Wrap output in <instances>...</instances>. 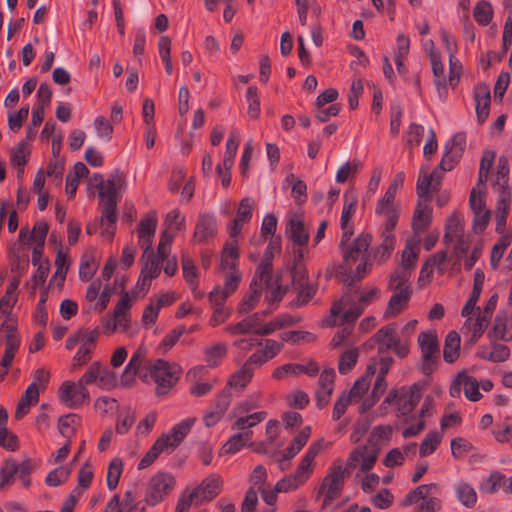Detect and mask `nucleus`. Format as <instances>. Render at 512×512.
I'll return each mask as SVG.
<instances>
[{
  "instance_id": "obj_1",
  "label": "nucleus",
  "mask_w": 512,
  "mask_h": 512,
  "mask_svg": "<svg viewBox=\"0 0 512 512\" xmlns=\"http://www.w3.org/2000/svg\"><path fill=\"white\" fill-rule=\"evenodd\" d=\"M379 295L376 287L362 288L350 293L335 301L330 308V315L325 320V324L329 327L343 324H353L364 309L372 304Z\"/></svg>"
},
{
  "instance_id": "obj_2",
  "label": "nucleus",
  "mask_w": 512,
  "mask_h": 512,
  "mask_svg": "<svg viewBox=\"0 0 512 512\" xmlns=\"http://www.w3.org/2000/svg\"><path fill=\"white\" fill-rule=\"evenodd\" d=\"M371 241L372 236L370 234H360L347 247H344V239L341 240L340 247L343 250L345 270L351 269L353 265H356L355 271L345 279L348 285L361 281L370 271L372 266L369 252Z\"/></svg>"
},
{
  "instance_id": "obj_3",
  "label": "nucleus",
  "mask_w": 512,
  "mask_h": 512,
  "mask_svg": "<svg viewBox=\"0 0 512 512\" xmlns=\"http://www.w3.org/2000/svg\"><path fill=\"white\" fill-rule=\"evenodd\" d=\"M195 421V418H186L175 424L168 433L160 436L140 460L138 468L145 469L150 466L162 452L174 450L190 432Z\"/></svg>"
},
{
  "instance_id": "obj_4",
  "label": "nucleus",
  "mask_w": 512,
  "mask_h": 512,
  "mask_svg": "<svg viewBox=\"0 0 512 512\" xmlns=\"http://www.w3.org/2000/svg\"><path fill=\"white\" fill-rule=\"evenodd\" d=\"M322 442L312 443L294 473L278 481L275 485L276 492H290L303 485L313 471L315 457L322 449Z\"/></svg>"
},
{
  "instance_id": "obj_5",
  "label": "nucleus",
  "mask_w": 512,
  "mask_h": 512,
  "mask_svg": "<svg viewBox=\"0 0 512 512\" xmlns=\"http://www.w3.org/2000/svg\"><path fill=\"white\" fill-rule=\"evenodd\" d=\"M182 374V368L179 364L168 362L163 359H157L149 366L148 375L155 383V394L157 396L167 395L177 384Z\"/></svg>"
},
{
  "instance_id": "obj_6",
  "label": "nucleus",
  "mask_w": 512,
  "mask_h": 512,
  "mask_svg": "<svg viewBox=\"0 0 512 512\" xmlns=\"http://www.w3.org/2000/svg\"><path fill=\"white\" fill-rule=\"evenodd\" d=\"M379 455V448L371 444L368 439L365 444L353 448L345 464V470L349 472L357 471L359 473H368L375 465Z\"/></svg>"
},
{
  "instance_id": "obj_7",
  "label": "nucleus",
  "mask_w": 512,
  "mask_h": 512,
  "mask_svg": "<svg viewBox=\"0 0 512 512\" xmlns=\"http://www.w3.org/2000/svg\"><path fill=\"white\" fill-rule=\"evenodd\" d=\"M176 480L170 473L159 472L149 480L145 495V502L149 506H156L162 502L175 488Z\"/></svg>"
},
{
  "instance_id": "obj_8",
  "label": "nucleus",
  "mask_w": 512,
  "mask_h": 512,
  "mask_svg": "<svg viewBox=\"0 0 512 512\" xmlns=\"http://www.w3.org/2000/svg\"><path fill=\"white\" fill-rule=\"evenodd\" d=\"M372 340L378 345V351L380 353L393 350L399 357L403 358L407 356L409 352L408 342L398 337L393 324L386 325L379 329L372 337Z\"/></svg>"
},
{
  "instance_id": "obj_9",
  "label": "nucleus",
  "mask_w": 512,
  "mask_h": 512,
  "mask_svg": "<svg viewBox=\"0 0 512 512\" xmlns=\"http://www.w3.org/2000/svg\"><path fill=\"white\" fill-rule=\"evenodd\" d=\"M347 472L341 460L334 462L329 468L320 487V492L324 494V505H329L335 500L344 485V475Z\"/></svg>"
},
{
  "instance_id": "obj_10",
  "label": "nucleus",
  "mask_w": 512,
  "mask_h": 512,
  "mask_svg": "<svg viewBox=\"0 0 512 512\" xmlns=\"http://www.w3.org/2000/svg\"><path fill=\"white\" fill-rule=\"evenodd\" d=\"M375 216L378 229L394 230L400 216V205L387 195H383L376 203Z\"/></svg>"
},
{
  "instance_id": "obj_11",
  "label": "nucleus",
  "mask_w": 512,
  "mask_h": 512,
  "mask_svg": "<svg viewBox=\"0 0 512 512\" xmlns=\"http://www.w3.org/2000/svg\"><path fill=\"white\" fill-rule=\"evenodd\" d=\"M418 344L423 360L422 369L428 374L433 371L439 358V343L435 332H421L418 335Z\"/></svg>"
},
{
  "instance_id": "obj_12",
  "label": "nucleus",
  "mask_w": 512,
  "mask_h": 512,
  "mask_svg": "<svg viewBox=\"0 0 512 512\" xmlns=\"http://www.w3.org/2000/svg\"><path fill=\"white\" fill-rule=\"evenodd\" d=\"M58 397L61 403L74 409L89 400V393L81 381H65L60 386Z\"/></svg>"
},
{
  "instance_id": "obj_13",
  "label": "nucleus",
  "mask_w": 512,
  "mask_h": 512,
  "mask_svg": "<svg viewBox=\"0 0 512 512\" xmlns=\"http://www.w3.org/2000/svg\"><path fill=\"white\" fill-rule=\"evenodd\" d=\"M480 384L476 378L468 375L465 371L459 372L451 383L449 393L453 398L461 395L462 388L466 398L476 402L481 399L482 394L479 391Z\"/></svg>"
},
{
  "instance_id": "obj_14",
  "label": "nucleus",
  "mask_w": 512,
  "mask_h": 512,
  "mask_svg": "<svg viewBox=\"0 0 512 512\" xmlns=\"http://www.w3.org/2000/svg\"><path fill=\"white\" fill-rule=\"evenodd\" d=\"M493 189L497 193L495 209L496 231L503 233L506 226V218L510 209L511 189L506 182H493Z\"/></svg>"
},
{
  "instance_id": "obj_15",
  "label": "nucleus",
  "mask_w": 512,
  "mask_h": 512,
  "mask_svg": "<svg viewBox=\"0 0 512 512\" xmlns=\"http://www.w3.org/2000/svg\"><path fill=\"white\" fill-rule=\"evenodd\" d=\"M241 273L239 271L230 272L226 277L223 286H216L208 294V300L213 307L226 308L225 302L239 287Z\"/></svg>"
},
{
  "instance_id": "obj_16",
  "label": "nucleus",
  "mask_w": 512,
  "mask_h": 512,
  "mask_svg": "<svg viewBox=\"0 0 512 512\" xmlns=\"http://www.w3.org/2000/svg\"><path fill=\"white\" fill-rule=\"evenodd\" d=\"M145 256H147V261L141 269L140 277L136 284V288L142 292L148 291L151 281L160 275L161 267L165 260L160 256L154 255L152 251H149Z\"/></svg>"
},
{
  "instance_id": "obj_17",
  "label": "nucleus",
  "mask_w": 512,
  "mask_h": 512,
  "mask_svg": "<svg viewBox=\"0 0 512 512\" xmlns=\"http://www.w3.org/2000/svg\"><path fill=\"white\" fill-rule=\"evenodd\" d=\"M223 486L222 478L217 474H210L190 493L196 499V504L204 501H210L215 498L221 491Z\"/></svg>"
},
{
  "instance_id": "obj_18",
  "label": "nucleus",
  "mask_w": 512,
  "mask_h": 512,
  "mask_svg": "<svg viewBox=\"0 0 512 512\" xmlns=\"http://www.w3.org/2000/svg\"><path fill=\"white\" fill-rule=\"evenodd\" d=\"M318 372L319 367L317 363L310 360L307 364L287 363L279 366L273 371L272 377L276 380H282L289 376H298L300 374H306L310 377H314Z\"/></svg>"
},
{
  "instance_id": "obj_19",
  "label": "nucleus",
  "mask_w": 512,
  "mask_h": 512,
  "mask_svg": "<svg viewBox=\"0 0 512 512\" xmlns=\"http://www.w3.org/2000/svg\"><path fill=\"white\" fill-rule=\"evenodd\" d=\"M2 326L5 328V350L0 365L7 370L20 347V338L14 323L6 321Z\"/></svg>"
},
{
  "instance_id": "obj_20",
  "label": "nucleus",
  "mask_w": 512,
  "mask_h": 512,
  "mask_svg": "<svg viewBox=\"0 0 512 512\" xmlns=\"http://www.w3.org/2000/svg\"><path fill=\"white\" fill-rule=\"evenodd\" d=\"M255 201L251 197H244L237 208L236 216L229 226L230 238H236L245 223H248L253 215Z\"/></svg>"
},
{
  "instance_id": "obj_21",
  "label": "nucleus",
  "mask_w": 512,
  "mask_h": 512,
  "mask_svg": "<svg viewBox=\"0 0 512 512\" xmlns=\"http://www.w3.org/2000/svg\"><path fill=\"white\" fill-rule=\"evenodd\" d=\"M489 322L490 321L480 313H477L476 316H469L466 318L461 328L462 334L467 338L466 343L474 345L483 335Z\"/></svg>"
},
{
  "instance_id": "obj_22",
  "label": "nucleus",
  "mask_w": 512,
  "mask_h": 512,
  "mask_svg": "<svg viewBox=\"0 0 512 512\" xmlns=\"http://www.w3.org/2000/svg\"><path fill=\"white\" fill-rule=\"evenodd\" d=\"M440 181L441 175L437 170L428 174L427 169L421 168L416 187L419 200L429 202L432 191L439 186Z\"/></svg>"
},
{
  "instance_id": "obj_23",
  "label": "nucleus",
  "mask_w": 512,
  "mask_h": 512,
  "mask_svg": "<svg viewBox=\"0 0 512 512\" xmlns=\"http://www.w3.org/2000/svg\"><path fill=\"white\" fill-rule=\"evenodd\" d=\"M157 228V218L154 212L147 214L139 223V244L144 249L143 258L151 250V245Z\"/></svg>"
},
{
  "instance_id": "obj_24",
  "label": "nucleus",
  "mask_w": 512,
  "mask_h": 512,
  "mask_svg": "<svg viewBox=\"0 0 512 512\" xmlns=\"http://www.w3.org/2000/svg\"><path fill=\"white\" fill-rule=\"evenodd\" d=\"M474 101L477 120L484 123L489 115L491 94L490 88L485 83H479L474 88Z\"/></svg>"
},
{
  "instance_id": "obj_25",
  "label": "nucleus",
  "mask_w": 512,
  "mask_h": 512,
  "mask_svg": "<svg viewBox=\"0 0 512 512\" xmlns=\"http://www.w3.org/2000/svg\"><path fill=\"white\" fill-rule=\"evenodd\" d=\"M230 405V393L223 390L217 395L215 405L204 415V423L207 427L216 425L224 416Z\"/></svg>"
},
{
  "instance_id": "obj_26",
  "label": "nucleus",
  "mask_w": 512,
  "mask_h": 512,
  "mask_svg": "<svg viewBox=\"0 0 512 512\" xmlns=\"http://www.w3.org/2000/svg\"><path fill=\"white\" fill-rule=\"evenodd\" d=\"M423 385L414 383L408 391H402L397 401V408L401 415L410 413L418 404L421 398Z\"/></svg>"
},
{
  "instance_id": "obj_27",
  "label": "nucleus",
  "mask_w": 512,
  "mask_h": 512,
  "mask_svg": "<svg viewBox=\"0 0 512 512\" xmlns=\"http://www.w3.org/2000/svg\"><path fill=\"white\" fill-rule=\"evenodd\" d=\"M286 234L298 248H302L309 241V232L298 215L290 218L286 227Z\"/></svg>"
},
{
  "instance_id": "obj_28",
  "label": "nucleus",
  "mask_w": 512,
  "mask_h": 512,
  "mask_svg": "<svg viewBox=\"0 0 512 512\" xmlns=\"http://www.w3.org/2000/svg\"><path fill=\"white\" fill-rule=\"evenodd\" d=\"M131 298L128 293L123 294L114 307L113 313L117 329L128 332L130 327Z\"/></svg>"
},
{
  "instance_id": "obj_29",
  "label": "nucleus",
  "mask_w": 512,
  "mask_h": 512,
  "mask_svg": "<svg viewBox=\"0 0 512 512\" xmlns=\"http://www.w3.org/2000/svg\"><path fill=\"white\" fill-rule=\"evenodd\" d=\"M393 291V295L391 296L384 316L386 318L393 317L397 315L399 312L404 310L409 302L411 297V288H403L400 289H391Z\"/></svg>"
},
{
  "instance_id": "obj_30",
  "label": "nucleus",
  "mask_w": 512,
  "mask_h": 512,
  "mask_svg": "<svg viewBox=\"0 0 512 512\" xmlns=\"http://www.w3.org/2000/svg\"><path fill=\"white\" fill-rule=\"evenodd\" d=\"M260 313H255L251 316L246 317L242 321L233 324V325H227L225 327V331L231 335H239V334H248V333H254L257 334V331L260 326L261 322V316L264 315Z\"/></svg>"
},
{
  "instance_id": "obj_31",
  "label": "nucleus",
  "mask_w": 512,
  "mask_h": 512,
  "mask_svg": "<svg viewBox=\"0 0 512 512\" xmlns=\"http://www.w3.org/2000/svg\"><path fill=\"white\" fill-rule=\"evenodd\" d=\"M378 233L381 243L374 251V258L379 261H385L395 249L396 237L394 230L378 229Z\"/></svg>"
},
{
  "instance_id": "obj_32",
  "label": "nucleus",
  "mask_w": 512,
  "mask_h": 512,
  "mask_svg": "<svg viewBox=\"0 0 512 512\" xmlns=\"http://www.w3.org/2000/svg\"><path fill=\"white\" fill-rule=\"evenodd\" d=\"M217 222L213 215L200 216L193 238L196 242H204L213 237L216 232Z\"/></svg>"
},
{
  "instance_id": "obj_33",
  "label": "nucleus",
  "mask_w": 512,
  "mask_h": 512,
  "mask_svg": "<svg viewBox=\"0 0 512 512\" xmlns=\"http://www.w3.org/2000/svg\"><path fill=\"white\" fill-rule=\"evenodd\" d=\"M375 375V367L373 365H367L365 373L355 381L352 388L346 394L353 400L359 401L362 399L364 394L368 391L372 377Z\"/></svg>"
},
{
  "instance_id": "obj_34",
  "label": "nucleus",
  "mask_w": 512,
  "mask_h": 512,
  "mask_svg": "<svg viewBox=\"0 0 512 512\" xmlns=\"http://www.w3.org/2000/svg\"><path fill=\"white\" fill-rule=\"evenodd\" d=\"M305 251L302 248L293 249V266L291 268V278L294 285L302 284L307 281V268L304 262Z\"/></svg>"
},
{
  "instance_id": "obj_35",
  "label": "nucleus",
  "mask_w": 512,
  "mask_h": 512,
  "mask_svg": "<svg viewBox=\"0 0 512 512\" xmlns=\"http://www.w3.org/2000/svg\"><path fill=\"white\" fill-rule=\"evenodd\" d=\"M432 48L430 50V60L432 64L433 74L435 76L434 83L437 87V90L442 96V92L446 91V77H445V68L441 60L440 53L434 49L433 42L431 41Z\"/></svg>"
},
{
  "instance_id": "obj_36",
  "label": "nucleus",
  "mask_w": 512,
  "mask_h": 512,
  "mask_svg": "<svg viewBox=\"0 0 512 512\" xmlns=\"http://www.w3.org/2000/svg\"><path fill=\"white\" fill-rule=\"evenodd\" d=\"M431 218L432 209L429 206V202L418 200L412 219L413 229L415 231L425 230L429 226Z\"/></svg>"
},
{
  "instance_id": "obj_37",
  "label": "nucleus",
  "mask_w": 512,
  "mask_h": 512,
  "mask_svg": "<svg viewBox=\"0 0 512 512\" xmlns=\"http://www.w3.org/2000/svg\"><path fill=\"white\" fill-rule=\"evenodd\" d=\"M492 337L503 341L512 340V317L499 313L494 321Z\"/></svg>"
},
{
  "instance_id": "obj_38",
  "label": "nucleus",
  "mask_w": 512,
  "mask_h": 512,
  "mask_svg": "<svg viewBox=\"0 0 512 512\" xmlns=\"http://www.w3.org/2000/svg\"><path fill=\"white\" fill-rule=\"evenodd\" d=\"M239 257L238 253V247H237V241L235 238H231L230 241H228L221 254V269L222 270H228L231 272L238 271L236 269L237 260Z\"/></svg>"
},
{
  "instance_id": "obj_39",
  "label": "nucleus",
  "mask_w": 512,
  "mask_h": 512,
  "mask_svg": "<svg viewBox=\"0 0 512 512\" xmlns=\"http://www.w3.org/2000/svg\"><path fill=\"white\" fill-rule=\"evenodd\" d=\"M144 359V351L138 349L135 351L130 358L128 364L126 365L122 375H121V384L124 386H129L134 381V378L142 365Z\"/></svg>"
},
{
  "instance_id": "obj_40",
  "label": "nucleus",
  "mask_w": 512,
  "mask_h": 512,
  "mask_svg": "<svg viewBox=\"0 0 512 512\" xmlns=\"http://www.w3.org/2000/svg\"><path fill=\"white\" fill-rule=\"evenodd\" d=\"M462 236H464L463 217L454 213L447 219L444 240L446 243H452Z\"/></svg>"
},
{
  "instance_id": "obj_41",
  "label": "nucleus",
  "mask_w": 512,
  "mask_h": 512,
  "mask_svg": "<svg viewBox=\"0 0 512 512\" xmlns=\"http://www.w3.org/2000/svg\"><path fill=\"white\" fill-rule=\"evenodd\" d=\"M40 392L34 386H28L19 400L15 412V417L20 419L28 414L30 407L39 401Z\"/></svg>"
},
{
  "instance_id": "obj_42",
  "label": "nucleus",
  "mask_w": 512,
  "mask_h": 512,
  "mask_svg": "<svg viewBox=\"0 0 512 512\" xmlns=\"http://www.w3.org/2000/svg\"><path fill=\"white\" fill-rule=\"evenodd\" d=\"M460 335L456 331H450L446 338L443 348V358L447 363H454L459 357Z\"/></svg>"
},
{
  "instance_id": "obj_43",
  "label": "nucleus",
  "mask_w": 512,
  "mask_h": 512,
  "mask_svg": "<svg viewBox=\"0 0 512 512\" xmlns=\"http://www.w3.org/2000/svg\"><path fill=\"white\" fill-rule=\"evenodd\" d=\"M455 493L457 499L463 506L473 508L476 505L477 493L471 484L465 481H459L455 485Z\"/></svg>"
},
{
  "instance_id": "obj_44",
  "label": "nucleus",
  "mask_w": 512,
  "mask_h": 512,
  "mask_svg": "<svg viewBox=\"0 0 512 512\" xmlns=\"http://www.w3.org/2000/svg\"><path fill=\"white\" fill-rule=\"evenodd\" d=\"M437 490L438 486L435 483L419 485L406 495L403 505L409 506L412 504H418L428 496L436 494Z\"/></svg>"
},
{
  "instance_id": "obj_45",
  "label": "nucleus",
  "mask_w": 512,
  "mask_h": 512,
  "mask_svg": "<svg viewBox=\"0 0 512 512\" xmlns=\"http://www.w3.org/2000/svg\"><path fill=\"white\" fill-rule=\"evenodd\" d=\"M251 437L252 431L238 432L227 440L222 446L221 452L223 454H235L248 444Z\"/></svg>"
},
{
  "instance_id": "obj_46",
  "label": "nucleus",
  "mask_w": 512,
  "mask_h": 512,
  "mask_svg": "<svg viewBox=\"0 0 512 512\" xmlns=\"http://www.w3.org/2000/svg\"><path fill=\"white\" fill-rule=\"evenodd\" d=\"M311 434V427L305 426L283 452V460L293 458L306 445Z\"/></svg>"
},
{
  "instance_id": "obj_47",
  "label": "nucleus",
  "mask_w": 512,
  "mask_h": 512,
  "mask_svg": "<svg viewBox=\"0 0 512 512\" xmlns=\"http://www.w3.org/2000/svg\"><path fill=\"white\" fill-rule=\"evenodd\" d=\"M386 388V377L377 375L372 392L363 400L360 411L363 413L370 409L380 399Z\"/></svg>"
},
{
  "instance_id": "obj_48",
  "label": "nucleus",
  "mask_w": 512,
  "mask_h": 512,
  "mask_svg": "<svg viewBox=\"0 0 512 512\" xmlns=\"http://www.w3.org/2000/svg\"><path fill=\"white\" fill-rule=\"evenodd\" d=\"M267 416V413L264 411H259L252 413L247 416L239 417L232 425L233 430H237L239 432L251 431L250 429L260 422H262Z\"/></svg>"
},
{
  "instance_id": "obj_49",
  "label": "nucleus",
  "mask_w": 512,
  "mask_h": 512,
  "mask_svg": "<svg viewBox=\"0 0 512 512\" xmlns=\"http://www.w3.org/2000/svg\"><path fill=\"white\" fill-rule=\"evenodd\" d=\"M254 371L245 363L235 371L229 381L228 385L231 387L243 389L252 380Z\"/></svg>"
},
{
  "instance_id": "obj_50",
  "label": "nucleus",
  "mask_w": 512,
  "mask_h": 512,
  "mask_svg": "<svg viewBox=\"0 0 512 512\" xmlns=\"http://www.w3.org/2000/svg\"><path fill=\"white\" fill-rule=\"evenodd\" d=\"M506 476L498 471H493L486 479H484L479 488L487 494H494L500 488H504Z\"/></svg>"
},
{
  "instance_id": "obj_51",
  "label": "nucleus",
  "mask_w": 512,
  "mask_h": 512,
  "mask_svg": "<svg viewBox=\"0 0 512 512\" xmlns=\"http://www.w3.org/2000/svg\"><path fill=\"white\" fill-rule=\"evenodd\" d=\"M356 204L357 201L355 199H353L350 202L346 200L344 203L340 218L341 229L343 231V238H349L353 234V227L349 223V221L352 215L355 213Z\"/></svg>"
},
{
  "instance_id": "obj_52",
  "label": "nucleus",
  "mask_w": 512,
  "mask_h": 512,
  "mask_svg": "<svg viewBox=\"0 0 512 512\" xmlns=\"http://www.w3.org/2000/svg\"><path fill=\"white\" fill-rule=\"evenodd\" d=\"M272 272V262L269 258H264V260L257 267L255 276L252 280L251 285L259 288H263V286H267L268 282L271 279Z\"/></svg>"
},
{
  "instance_id": "obj_53",
  "label": "nucleus",
  "mask_w": 512,
  "mask_h": 512,
  "mask_svg": "<svg viewBox=\"0 0 512 512\" xmlns=\"http://www.w3.org/2000/svg\"><path fill=\"white\" fill-rule=\"evenodd\" d=\"M239 146V133L237 131H231L227 141H226V150L224 153V157L222 160L224 167H233L234 159Z\"/></svg>"
},
{
  "instance_id": "obj_54",
  "label": "nucleus",
  "mask_w": 512,
  "mask_h": 512,
  "mask_svg": "<svg viewBox=\"0 0 512 512\" xmlns=\"http://www.w3.org/2000/svg\"><path fill=\"white\" fill-rule=\"evenodd\" d=\"M80 424V417L77 414L70 413L59 418L58 428L62 436L71 438L76 428Z\"/></svg>"
},
{
  "instance_id": "obj_55",
  "label": "nucleus",
  "mask_w": 512,
  "mask_h": 512,
  "mask_svg": "<svg viewBox=\"0 0 512 512\" xmlns=\"http://www.w3.org/2000/svg\"><path fill=\"white\" fill-rule=\"evenodd\" d=\"M99 327H95L93 329L82 328L77 330L79 347L87 348L90 350H94L96 347V342L100 336Z\"/></svg>"
},
{
  "instance_id": "obj_56",
  "label": "nucleus",
  "mask_w": 512,
  "mask_h": 512,
  "mask_svg": "<svg viewBox=\"0 0 512 512\" xmlns=\"http://www.w3.org/2000/svg\"><path fill=\"white\" fill-rule=\"evenodd\" d=\"M442 441V434L436 431L429 432L420 444L419 454L421 457L431 455L436 451Z\"/></svg>"
},
{
  "instance_id": "obj_57",
  "label": "nucleus",
  "mask_w": 512,
  "mask_h": 512,
  "mask_svg": "<svg viewBox=\"0 0 512 512\" xmlns=\"http://www.w3.org/2000/svg\"><path fill=\"white\" fill-rule=\"evenodd\" d=\"M473 17L475 21L482 26H487L493 17V8L487 1H479L473 10Z\"/></svg>"
},
{
  "instance_id": "obj_58",
  "label": "nucleus",
  "mask_w": 512,
  "mask_h": 512,
  "mask_svg": "<svg viewBox=\"0 0 512 512\" xmlns=\"http://www.w3.org/2000/svg\"><path fill=\"white\" fill-rule=\"evenodd\" d=\"M419 246L418 243L408 242L402 251L401 268L412 271L415 268L418 258Z\"/></svg>"
},
{
  "instance_id": "obj_59",
  "label": "nucleus",
  "mask_w": 512,
  "mask_h": 512,
  "mask_svg": "<svg viewBox=\"0 0 512 512\" xmlns=\"http://www.w3.org/2000/svg\"><path fill=\"white\" fill-rule=\"evenodd\" d=\"M72 468L70 465H62L50 471L46 476L45 482L51 487L59 486L66 482L71 474Z\"/></svg>"
},
{
  "instance_id": "obj_60",
  "label": "nucleus",
  "mask_w": 512,
  "mask_h": 512,
  "mask_svg": "<svg viewBox=\"0 0 512 512\" xmlns=\"http://www.w3.org/2000/svg\"><path fill=\"white\" fill-rule=\"evenodd\" d=\"M297 286V296L291 304L297 307H301L306 305L314 297L317 291V287L309 282H303Z\"/></svg>"
},
{
  "instance_id": "obj_61",
  "label": "nucleus",
  "mask_w": 512,
  "mask_h": 512,
  "mask_svg": "<svg viewBox=\"0 0 512 512\" xmlns=\"http://www.w3.org/2000/svg\"><path fill=\"white\" fill-rule=\"evenodd\" d=\"M359 358L358 348L347 349L341 354L338 362V370L341 374H346L352 370Z\"/></svg>"
},
{
  "instance_id": "obj_62",
  "label": "nucleus",
  "mask_w": 512,
  "mask_h": 512,
  "mask_svg": "<svg viewBox=\"0 0 512 512\" xmlns=\"http://www.w3.org/2000/svg\"><path fill=\"white\" fill-rule=\"evenodd\" d=\"M280 338L282 341L291 344L310 343L316 339L311 332L300 330L282 332Z\"/></svg>"
},
{
  "instance_id": "obj_63",
  "label": "nucleus",
  "mask_w": 512,
  "mask_h": 512,
  "mask_svg": "<svg viewBox=\"0 0 512 512\" xmlns=\"http://www.w3.org/2000/svg\"><path fill=\"white\" fill-rule=\"evenodd\" d=\"M123 470V462L120 458L111 460L107 472V487L115 490Z\"/></svg>"
},
{
  "instance_id": "obj_64",
  "label": "nucleus",
  "mask_w": 512,
  "mask_h": 512,
  "mask_svg": "<svg viewBox=\"0 0 512 512\" xmlns=\"http://www.w3.org/2000/svg\"><path fill=\"white\" fill-rule=\"evenodd\" d=\"M225 344L217 343L205 349V360L210 367H216L220 360L226 355Z\"/></svg>"
}]
</instances>
